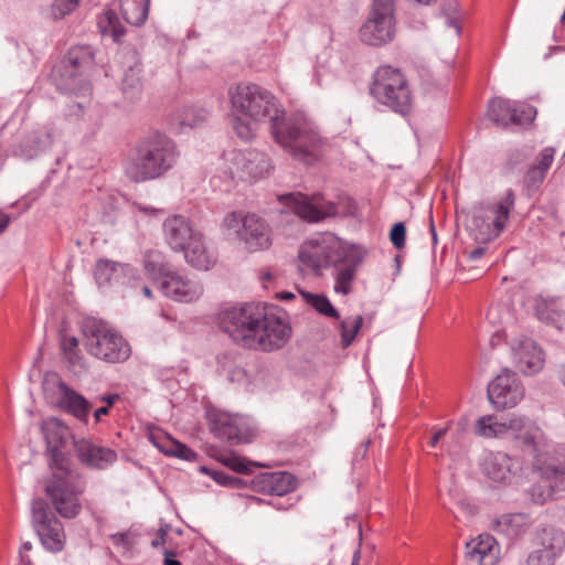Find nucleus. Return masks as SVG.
<instances>
[{
	"label": "nucleus",
	"instance_id": "obj_1",
	"mask_svg": "<svg viewBox=\"0 0 565 565\" xmlns=\"http://www.w3.org/2000/svg\"><path fill=\"white\" fill-rule=\"evenodd\" d=\"M41 429L51 471L44 481V492L62 518L74 519L82 510L79 495L85 490V481L62 451L70 435L68 428L60 419L49 418L42 423Z\"/></svg>",
	"mask_w": 565,
	"mask_h": 565
},
{
	"label": "nucleus",
	"instance_id": "obj_2",
	"mask_svg": "<svg viewBox=\"0 0 565 565\" xmlns=\"http://www.w3.org/2000/svg\"><path fill=\"white\" fill-rule=\"evenodd\" d=\"M221 329L246 349L270 352L282 348L291 334L290 326L255 303L230 307L220 312Z\"/></svg>",
	"mask_w": 565,
	"mask_h": 565
},
{
	"label": "nucleus",
	"instance_id": "obj_3",
	"mask_svg": "<svg viewBox=\"0 0 565 565\" xmlns=\"http://www.w3.org/2000/svg\"><path fill=\"white\" fill-rule=\"evenodd\" d=\"M231 122L242 140L254 138L260 124L270 122L285 115L276 97L254 83H238L228 88Z\"/></svg>",
	"mask_w": 565,
	"mask_h": 565
},
{
	"label": "nucleus",
	"instance_id": "obj_4",
	"mask_svg": "<svg viewBox=\"0 0 565 565\" xmlns=\"http://www.w3.org/2000/svg\"><path fill=\"white\" fill-rule=\"evenodd\" d=\"M510 433L508 437H512L524 451L534 455L533 467L540 472V476L550 481V489L541 491V486L533 488V501L543 504L552 498L554 487L565 482V449L557 451L555 456L536 454L542 438L541 429L527 417L511 415V424H509Z\"/></svg>",
	"mask_w": 565,
	"mask_h": 565
},
{
	"label": "nucleus",
	"instance_id": "obj_5",
	"mask_svg": "<svg viewBox=\"0 0 565 565\" xmlns=\"http://www.w3.org/2000/svg\"><path fill=\"white\" fill-rule=\"evenodd\" d=\"M178 158L174 141L154 131L140 140L135 152L128 157L124 166L125 174L136 183L154 180L171 170Z\"/></svg>",
	"mask_w": 565,
	"mask_h": 565
},
{
	"label": "nucleus",
	"instance_id": "obj_6",
	"mask_svg": "<svg viewBox=\"0 0 565 565\" xmlns=\"http://www.w3.org/2000/svg\"><path fill=\"white\" fill-rule=\"evenodd\" d=\"M275 141L295 159L311 163L321 154L324 141L317 126L307 117L280 115L270 126Z\"/></svg>",
	"mask_w": 565,
	"mask_h": 565
},
{
	"label": "nucleus",
	"instance_id": "obj_7",
	"mask_svg": "<svg viewBox=\"0 0 565 565\" xmlns=\"http://www.w3.org/2000/svg\"><path fill=\"white\" fill-rule=\"evenodd\" d=\"M370 94L377 103L402 116L409 115L413 109V93L409 83L398 67L379 66L372 76Z\"/></svg>",
	"mask_w": 565,
	"mask_h": 565
},
{
	"label": "nucleus",
	"instance_id": "obj_8",
	"mask_svg": "<svg viewBox=\"0 0 565 565\" xmlns=\"http://www.w3.org/2000/svg\"><path fill=\"white\" fill-rule=\"evenodd\" d=\"M82 332L84 347L92 356L108 363H120L130 356L128 342L106 322L94 318L86 319L82 324Z\"/></svg>",
	"mask_w": 565,
	"mask_h": 565
},
{
	"label": "nucleus",
	"instance_id": "obj_9",
	"mask_svg": "<svg viewBox=\"0 0 565 565\" xmlns=\"http://www.w3.org/2000/svg\"><path fill=\"white\" fill-rule=\"evenodd\" d=\"M94 66V53L89 46L71 47L55 71L57 88L75 95L90 93L88 74Z\"/></svg>",
	"mask_w": 565,
	"mask_h": 565
},
{
	"label": "nucleus",
	"instance_id": "obj_10",
	"mask_svg": "<svg viewBox=\"0 0 565 565\" xmlns=\"http://www.w3.org/2000/svg\"><path fill=\"white\" fill-rule=\"evenodd\" d=\"M515 194L507 190L504 196L494 204H480L472 211L468 225L470 234L479 243H488L497 238L503 231L510 212L514 207Z\"/></svg>",
	"mask_w": 565,
	"mask_h": 565
},
{
	"label": "nucleus",
	"instance_id": "obj_11",
	"mask_svg": "<svg viewBox=\"0 0 565 565\" xmlns=\"http://www.w3.org/2000/svg\"><path fill=\"white\" fill-rule=\"evenodd\" d=\"M278 200L290 207L297 216L311 223L351 214L353 207V202L349 198L333 202L327 200L322 194L308 196L301 193H287L279 195Z\"/></svg>",
	"mask_w": 565,
	"mask_h": 565
},
{
	"label": "nucleus",
	"instance_id": "obj_12",
	"mask_svg": "<svg viewBox=\"0 0 565 565\" xmlns=\"http://www.w3.org/2000/svg\"><path fill=\"white\" fill-rule=\"evenodd\" d=\"M395 35V0H373L367 19L359 29V39L369 46L381 47Z\"/></svg>",
	"mask_w": 565,
	"mask_h": 565
},
{
	"label": "nucleus",
	"instance_id": "obj_13",
	"mask_svg": "<svg viewBox=\"0 0 565 565\" xmlns=\"http://www.w3.org/2000/svg\"><path fill=\"white\" fill-rule=\"evenodd\" d=\"M347 248L349 246H344L335 235L319 234L300 246L298 258L303 266L318 275L322 269L337 264Z\"/></svg>",
	"mask_w": 565,
	"mask_h": 565
},
{
	"label": "nucleus",
	"instance_id": "obj_14",
	"mask_svg": "<svg viewBox=\"0 0 565 565\" xmlns=\"http://www.w3.org/2000/svg\"><path fill=\"white\" fill-rule=\"evenodd\" d=\"M206 417L211 433L216 438L226 440L231 445L250 443L255 436L249 419L242 415L210 409Z\"/></svg>",
	"mask_w": 565,
	"mask_h": 565
},
{
	"label": "nucleus",
	"instance_id": "obj_15",
	"mask_svg": "<svg viewBox=\"0 0 565 565\" xmlns=\"http://www.w3.org/2000/svg\"><path fill=\"white\" fill-rule=\"evenodd\" d=\"M231 179L253 182L266 177L273 169L268 156L256 149L233 150L226 157Z\"/></svg>",
	"mask_w": 565,
	"mask_h": 565
},
{
	"label": "nucleus",
	"instance_id": "obj_16",
	"mask_svg": "<svg viewBox=\"0 0 565 565\" xmlns=\"http://www.w3.org/2000/svg\"><path fill=\"white\" fill-rule=\"evenodd\" d=\"M536 108L526 103L504 98L489 102L487 116L497 126L508 128L510 125H529L536 117Z\"/></svg>",
	"mask_w": 565,
	"mask_h": 565
},
{
	"label": "nucleus",
	"instance_id": "obj_17",
	"mask_svg": "<svg viewBox=\"0 0 565 565\" xmlns=\"http://www.w3.org/2000/svg\"><path fill=\"white\" fill-rule=\"evenodd\" d=\"M488 397L495 409L516 406L524 397V387L514 372L503 370L488 385Z\"/></svg>",
	"mask_w": 565,
	"mask_h": 565
},
{
	"label": "nucleus",
	"instance_id": "obj_18",
	"mask_svg": "<svg viewBox=\"0 0 565 565\" xmlns=\"http://www.w3.org/2000/svg\"><path fill=\"white\" fill-rule=\"evenodd\" d=\"M161 292L177 302L190 303L204 292L203 284L190 274L172 270L159 285Z\"/></svg>",
	"mask_w": 565,
	"mask_h": 565
},
{
	"label": "nucleus",
	"instance_id": "obj_19",
	"mask_svg": "<svg viewBox=\"0 0 565 565\" xmlns=\"http://www.w3.org/2000/svg\"><path fill=\"white\" fill-rule=\"evenodd\" d=\"M365 250L359 246H349L344 254L338 260L334 273V291L348 295L351 291L352 281L355 277L358 267L364 259Z\"/></svg>",
	"mask_w": 565,
	"mask_h": 565
},
{
	"label": "nucleus",
	"instance_id": "obj_20",
	"mask_svg": "<svg viewBox=\"0 0 565 565\" xmlns=\"http://www.w3.org/2000/svg\"><path fill=\"white\" fill-rule=\"evenodd\" d=\"M74 449L79 461L92 469H107L117 460L115 450L97 445L88 439L75 441Z\"/></svg>",
	"mask_w": 565,
	"mask_h": 565
},
{
	"label": "nucleus",
	"instance_id": "obj_21",
	"mask_svg": "<svg viewBox=\"0 0 565 565\" xmlns=\"http://www.w3.org/2000/svg\"><path fill=\"white\" fill-rule=\"evenodd\" d=\"M512 352L515 365L522 373L533 375L543 369L544 353L533 340H519L512 344Z\"/></svg>",
	"mask_w": 565,
	"mask_h": 565
},
{
	"label": "nucleus",
	"instance_id": "obj_22",
	"mask_svg": "<svg viewBox=\"0 0 565 565\" xmlns=\"http://www.w3.org/2000/svg\"><path fill=\"white\" fill-rule=\"evenodd\" d=\"M241 238L250 252L267 249L271 245V230L264 218L248 213L245 215Z\"/></svg>",
	"mask_w": 565,
	"mask_h": 565
},
{
	"label": "nucleus",
	"instance_id": "obj_23",
	"mask_svg": "<svg viewBox=\"0 0 565 565\" xmlns=\"http://www.w3.org/2000/svg\"><path fill=\"white\" fill-rule=\"evenodd\" d=\"M520 469L519 461L504 452H490L481 462L484 476L494 482H510Z\"/></svg>",
	"mask_w": 565,
	"mask_h": 565
},
{
	"label": "nucleus",
	"instance_id": "obj_24",
	"mask_svg": "<svg viewBox=\"0 0 565 565\" xmlns=\"http://www.w3.org/2000/svg\"><path fill=\"white\" fill-rule=\"evenodd\" d=\"M162 228L167 244L175 252L184 249L189 241L199 232L192 227L189 218L179 214L167 217Z\"/></svg>",
	"mask_w": 565,
	"mask_h": 565
},
{
	"label": "nucleus",
	"instance_id": "obj_25",
	"mask_svg": "<svg viewBox=\"0 0 565 565\" xmlns=\"http://www.w3.org/2000/svg\"><path fill=\"white\" fill-rule=\"evenodd\" d=\"M466 557L477 565H495L499 546L493 536L481 534L466 544Z\"/></svg>",
	"mask_w": 565,
	"mask_h": 565
},
{
	"label": "nucleus",
	"instance_id": "obj_26",
	"mask_svg": "<svg viewBox=\"0 0 565 565\" xmlns=\"http://www.w3.org/2000/svg\"><path fill=\"white\" fill-rule=\"evenodd\" d=\"M533 548L556 561L565 551V532L554 526L539 529L533 537Z\"/></svg>",
	"mask_w": 565,
	"mask_h": 565
},
{
	"label": "nucleus",
	"instance_id": "obj_27",
	"mask_svg": "<svg viewBox=\"0 0 565 565\" xmlns=\"http://www.w3.org/2000/svg\"><path fill=\"white\" fill-rule=\"evenodd\" d=\"M180 252L184 253L186 263L196 269L207 270L216 262L214 254L206 247L204 236L200 232Z\"/></svg>",
	"mask_w": 565,
	"mask_h": 565
},
{
	"label": "nucleus",
	"instance_id": "obj_28",
	"mask_svg": "<svg viewBox=\"0 0 565 565\" xmlns=\"http://www.w3.org/2000/svg\"><path fill=\"white\" fill-rule=\"evenodd\" d=\"M531 526V519L525 513L502 514L493 522V530L510 540L521 537Z\"/></svg>",
	"mask_w": 565,
	"mask_h": 565
},
{
	"label": "nucleus",
	"instance_id": "obj_29",
	"mask_svg": "<svg viewBox=\"0 0 565 565\" xmlns=\"http://www.w3.org/2000/svg\"><path fill=\"white\" fill-rule=\"evenodd\" d=\"M58 387L61 391V407L81 422H86L92 407L90 403L63 382L60 383Z\"/></svg>",
	"mask_w": 565,
	"mask_h": 565
},
{
	"label": "nucleus",
	"instance_id": "obj_30",
	"mask_svg": "<svg viewBox=\"0 0 565 565\" xmlns=\"http://www.w3.org/2000/svg\"><path fill=\"white\" fill-rule=\"evenodd\" d=\"M555 156L553 147H546L540 151L535 163L527 169L524 175V184L529 190H536L543 183Z\"/></svg>",
	"mask_w": 565,
	"mask_h": 565
},
{
	"label": "nucleus",
	"instance_id": "obj_31",
	"mask_svg": "<svg viewBox=\"0 0 565 565\" xmlns=\"http://www.w3.org/2000/svg\"><path fill=\"white\" fill-rule=\"evenodd\" d=\"M43 546L51 552H60L64 546V530L56 516L35 525Z\"/></svg>",
	"mask_w": 565,
	"mask_h": 565
},
{
	"label": "nucleus",
	"instance_id": "obj_32",
	"mask_svg": "<svg viewBox=\"0 0 565 565\" xmlns=\"http://www.w3.org/2000/svg\"><path fill=\"white\" fill-rule=\"evenodd\" d=\"M509 424H511V416L499 419L495 415H484L476 422L475 433L483 438L508 437Z\"/></svg>",
	"mask_w": 565,
	"mask_h": 565
},
{
	"label": "nucleus",
	"instance_id": "obj_33",
	"mask_svg": "<svg viewBox=\"0 0 565 565\" xmlns=\"http://www.w3.org/2000/svg\"><path fill=\"white\" fill-rule=\"evenodd\" d=\"M221 371L233 383H249V374L245 367L244 359L235 353H224L218 358Z\"/></svg>",
	"mask_w": 565,
	"mask_h": 565
},
{
	"label": "nucleus",
	"instance_id": "obj_34",
	"mask_svg": "<svg viewBox=\"0 0 565 565\" xmlns=\"http://www.w3.org/2000/svg\"><path fill=\"white\" fill-rule=\"evenodd\" d=\"M153 445L164 455L177 457L186 461H193L196 454L186 445L171 438L170 436H150Z\"/></svg>",
	"mask_w": 565,
	"mask_h": 565
},
{
	"label": "nucleus",
	"instance_id": "obj_35",
	"mask_svg": "<svg viewBox=\"0 0 565 565\" xmlns=\"http://www.w3.org/2000/svg\"><path fill=\"white\" fill-rule=\"evenodd\" d=\"M534 302L535 315L541 321L555 324L561 320L564 310L559 298L537 296Z\"/></svg>",
	"mask_w": 565,
	"mask_h": 565
},
{
	"label": "nucleus",
	"instance_id": "obj_36",
	"mask_svg": "<svg viewBox=\"0 0 565 565\" xmlns=\"http://www.w3.org/2000/svg\"><path fill=\"white\" fill-rule=\"evenodd\" d=\"M143 267L153 281L159 285L172 270L166 260V256L159 250H147L143 255Z\"/></svg>",
	"mask_w": 565,
	"mask_h": 565
},
{
	"label": "nucleus",
	"instance_id": "obj_37",
	"mask_svg": "<svg viewBox=\"0 0 565 565\" xmlns=\"http://www.w3.org/2000/svg\"><path fill=\"white\" fill-rule=\"evenodd\" d=\"M150 0H120L122 18L128 24L139 26L148 18Z\"/></svg>",
	"mask_w": 565,
	"mask_h": 565
},
{
	"label": "nucleus",
	"instance_id": "obj_38",
	"mask_svg": "<svg viewBox=\"0 0 565 565\" xmlns=\"http://www.w3.org/2000/svg\"><path fill=\"white\" fill-rule=\"evenodd\" d=\"M131 267L126 264H118L107 259H100L96 263L94 276L99 286L116 280L119 273H130Z\"/></svg>",
	"mask_w": 565,
	"mask_h": 565
},
{
	"label": "nucleus",
	"instance_id": "obj_39",
	"mask_svg": "<svg viewBox=\"0 0 565 565\" xmlns=\"http://www.w3.org/2000/svg\"><path fill=\"white\" fill-rule=\"evenodd\" d=\"M97 26L103 35H109L115 42H119L125 34V28L111 9H106L98 15Z\"/></svg>",
	"mask_w": 565,
	"mask_h": 565
},
{
	"label": "nucleus",
	"instance_id": "obj_40",
	"mask_svg": "<svg viewBox=\"0 0 565 565\" xmlns=\"http://www.w3.org/2000/svg\"><path fill=\"white\" fill-rule=\"evenodd\" d=\"M121 90L124 97L131 103L140 99L142 94V83L141 70L139 67H130L125 72Z\"/></svg>",
	"mask_w": 565,
	"mask_h": 565
},
{
	"label": "nucleus",
	"instance_id": "obj_41",
	"mask_svg": "<svg viewBox=\"0 0 565 565\" xmlns=\"http://www.w3.org/2000/svg\"><path fill=\"white\" fill-rule=\"evenodd\" d=\"M209 111L202 107L188 106L179 110L173 120L182 128H194L204 122Z\"/></svg>",
	"mask_w": 565,
	"mask_h": 565
},
{
	"label": "nucleus",
	"instance_id": "obj_42",
	"mask_svg": "<svg viewBox=\"0 0 565 565\" xmlns=\"http://www.w3.org/2000/svg\"><path fill=\"white\" fill-rule=\"evenodd\" d=\"M362 323L363 318L360 315L347 317L339 322L341 345L343 348H348L353 343Z\"/></svg>",
	"mask_w": 565,
	"mask_h": 565
},
{
	"label": "nucleus",
	"instance_id": "obj_43",
	"mask_svg": "<svg viewBox=\"0 0 565 565\" xmlns=\"http://www.w3.org/2000/svg\"><path fill=\"white\" fill-rule=\"evenodd\" d=\"M301 296L306 302L315 308L320 315L335 319L340 318L338 310L332 306L330 300L324 295H316L302 291Z\"/></svg>",
	"mask_w": 565,
	"mask_h": 565
},
{
	"label": "nucleus",
	"instance_id": "obj_44",
	"mask_svg": "<svg viewBox=\"0 0 565 565\" xmlns=\"http://www.w3.org/2000/svg\"><path fill=\"white\" fill-rule=\"evenodd\" d=\"M78 339L73 335H63L61 339L62 352L67 362L72 365L83 364V355L78 349Z\"/></svg>",
	"mask_w": 565,
	"mask_h": 565
},
{
	"label": "nucleus",
	"instance_id": "obj_45",
	"mask_svg": "<svg viewBox=\"0 0 565 565\" xmlns=\"http://www.w3.org/2000/svg\"><path fill=\"white\" fill-rule=\"evenodd\" d=\"M217 460L223 463L225 467L231 470L239 473H246L250 471L252 466H256V463L246 460L243 457H239L233 452L222 454L217 457Z\"/></svg>",
	"mask_w": 565,
	"mask_h": 565
},
{
	"label": "nucleus",
	"instance_id": "obj_46",
	"mask_svg": "<svg viewBox=\"0 0 565 565\" xmlns=\"http://www.w3.org/2000/svg\"><path fill=\"white\" fill-rule=\"evenodd\" d=\"M266 483L270 488V490L278 495H281L294 489L292 476L286 472L269 476L266 479Z\"/></svg>",
	"mask_w": 565,
	"mask_h": 565
},
{
	"label": "nucleus",
	"instance_id": "obj_47",
	"mask_svg": "<svg viewBox=\"0 0 565 565\" xmlns=\"http://www.w3.org/2000/svg\"><path fill=\"white\" fill-rule=\"evenodd\" d=\"M44 139V134H42L41 126H38L23 141V150L26 152L29 157H34L39 152L49 149L50 147H42L41 140Z\"/></svg>",
	"mask_w": 565,
	"mask_h": 565
},
{
	"label": "nucleus",
	"instance_id": "obj_48",
	"mask_svg": "<svg viewBox=\"0 0 565 565\" xmlns=\"http://www.w3.org/2000/svg\"><path fill=\"white\" fill-rule=\"evenodd\" d=\"M245 215L241 212H231L223 220V227L228 234L242 235Z\"/></svg>",
	"mask_w": 565,
	"mask_h": 565
},
{
	"label": "nucleus",
	"instance_id": "obj_49",
	"mask_svg": "<svg viewBox=\"0 0 565 565\" xmlns=\"http://www.w3.org/2000/svg\"><path fill=\"white\" fill-rule=\"evenodd\" d=\"M79 3V0H54L51 6V14L55 20L63 19L73 12Z\"/></svg>",
	"mask_w": 565,
	"mask_h": 565
},
{
	"label": "nucleus",
	"instance_id": "obj_50",
	"mask_svg": "<svg viewBox=\"0 0 565 565\" xmlns=\"http://www.w3.org/2000/svg\"><path fill=\"white\" fill-rule=\"evenodd\" d=\"M32 515H33V522L34 526L39 525L47 520L50 518H54L55 515L51 513L47 509V505L44 500L42 499H35L32 502Z\"/></svg>",
	"mask_w": 565,
	"mask_h": 565
},
{
	"label": "nucleus",
	"instance_id": "obj_51",
	"mask_svg": "<svg viewBox=\"0 0 565 565\" xmlns=\"http://www.w3.org/2000/svg\"><path fill=\"white\" fill-rule=\"evenodd\" d=\"M42 128V134H44V139L41 140L42 147H52L55 139L60 136L61 130L57 127V125L53 121L45 122L43 125H40Z\"/></svg>",
	"mask_w": 565,
	"mask_h": 565
},
{
	"label": "nucleus",
	"instance_id": "obj_52",
	"mask_svg": "<svg viewBox=\"0 0 565 565\" xmlns=\"http://www.w3.org/2000/svg\"><path fill=\"white\" fill-rule=\"evenodd\" d=\"M390 239L392 244L401 249L405 246L406 243V227L404 223L398 222L393 225L391 233H390Z\"/></svg>",
	"mask_w": 565,
	"mask_h": 565
},
{
	"label": "nucleus",
	"instance_id": "obj_53",
	"mask_svg": "<svg viewBox=\"0 0 565 565\" xmlns=\"http://www.w3.org/2000/svg\"><path fill=\"white\" fill-rule=\"evenodd\" d=\"M556 561L534 548L527 554L521 565H555Z\"/></svg>",
	"mask_w": 565,
	"mask_h": 565
},
{
	"label": "nucleus",
	"instance_id": "obj_54",
	"mask_svg": "<svg viewBox=\"0 0 565 565\" xmlns=\"http://www.w3.org/2000/svg\"><path fill=\"white\" fill-rule=\"evenodd\" d=\"M200 471L210 476L216 483L226 487L230 480V475L224 471L215 470L205 466L200 467Z\"/></svg>",
	"mask_w": 565,
	"mask_h": 565
},
{
	"label": "nucleus",
	"instance_id": "obj_55",
	"mask_svg": "<svg viewBox=\"0 0 565 565\" xmlns=\"http://www.w3.org/2000/svg\"><path fill=\"white\" fill-rule=\"evenodd\" d=\"M114 545L129 548L132 545L131 534L129 532L115 533L110 535Z\"/></svg>",
	"mask_w": 565,
	"mask_h": 565
},
{
	"label": "nucleus",
	"instance_id": "obj_56",
	"mask_svg": "<svg viewBox=\"0 0 565 565\" xmlns=\"http://www.w3.org/2000/svg\"><path fill=\"white\" fill-rule=\"evenodd\" d=\"M448 427H449V426H447V427H445V428H439V429H437V430L434 433V435H433V437H431V439H430V441H429V445H430L431 447H436V446L438 445V443L440 441V439H443V438L445 437V435H446V434H447V431H448Z\"/></svg>",
	"mask_w": 565,
	"mask_h": 565
},
{
	"label": "nucleus",
	"instance_id": "obj_57",
	"mask_svg": "<svg viewBox=\"0 0 565 565\" xmlns=\"http://www.w3.org/2000/svg\"><path fill=\"white\" fill-rule=\"evenodd\" d=\"M163 565H181V562L177 559V554L173 551H164Z\"/></svg>",
	"mask_w": 565,
	"mask_h": 565
},
{
	"label": "nucleus",
	"instance_id": "obj_58",
	"mask_svg": "<svg viewBox=\"0 0 565 565\" xmlns=\"http://www.w3.org/2000/svg\"><path fill=\"white\" fill-rule=\"evenodd\" d=\"M167 536V530L166 529H159L157 533V537L151 542V545L153 547H158L159 545L163 544L166 542Z\"/></svg>",
	"mask_w": 565,
	"mask_h": 565
},
{
	"label": "nucleus",
	"instance_id": "obj_59",
	"mask_svg": "<svg viewBox=\"0 0 565 565\" xmlns=\"http://www.w3.org/2000/svg\"><path fill=\"white\" fill-rule=\"evenodd\" d=\"M245 483L246 482L243 479L230 476V480L227 481L226 487L233 488V489H241L245 486Z\"/></svg>",
	"mask_w": 565,
	"mask_h": 565
},
{
	"label": "nucleus",
	"instance_id": "obj_60",
	"mask_svg": "<svg viewBox=\"0 0 565 565\" xmlns=\"http://www.w3.org/2000/svg\"><path fill=\"white\" fill-rule=\"evenodd\" d=\"M32 548V544L30 542H25L21 545V548H20V557H21V561L23 563H25L26 565H30V559L29 557H26L24 555L25 552H29L30 550Z\"/></svg>",
	"mask_w": 565,
	"mask_h": 565
},
{
	"label": "nucleus",
	"instance_id": "obj_61",
	"mask_svg": "<svg viewBox=\"0 0 565 565\" xmlns=\"http://www.w3.org/2000/svg\"><path fill=\"white\" fill-rule=\"evenodd\" d=\"M135 206L140 211V212H143L146 214H157V213H161V210H158V209H154V207H151V206H146V205H142L140 203H136Z\"/></svg>",
	"mask_w": 565,
	"mask_h": 565
},
{
	"label": "nucleus",
	"instance_id": "obj_62",
	"mask_svg": "<svg viewBox=\"0 0 565 565\" xmlns=\"http://www.w3.org/2000/svg\"><path fill=\"white\" fill-rule=\"evenodd\" d=\"M100 399L107 404L106 406L110 407L116 403V401L119 399V395L118 394H108V395L102 396Z\"/></svg>",
	"mask_w": 565,
	"mask_h": 565
},
{
	"label": "nucleus",
	"instance_id": "obj_63",
	"mask_svg": "<svg viewBox=\"0 0 565 565\" xmlns=\"http://www.w3.org/2000/svg\"><path fill=\"white\" fill-rule=\"evenodd\" d=\"M10 223L9 215L0 212V234L8 227Z\"/></svg>",
	"mask_w": 565,
	"mask_h": 565
},
{
	"label": "nucleus",
	"instance_id": "obj_64",
	"mask_svg": "<svg viewBox=\"0 0 565 565\" xmlns=\"http://www.w3.org/2000/svg\"><path fill=\"white\" fill-rule=\"evenodd\" d=\"M108 413H109V407L108 406H103V407L97 408L94 412L95 420L98 422L102 416L108 415Z\"/></svg>",
	"mask_w": 565,
	"mask_h": 565
}]
</instances>
